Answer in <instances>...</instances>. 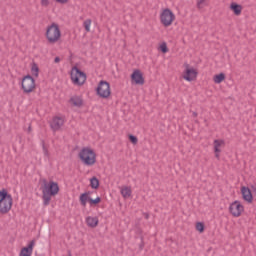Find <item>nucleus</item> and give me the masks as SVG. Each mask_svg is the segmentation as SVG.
I'll list each match as a JSON object with an SVG mask.
<instances>
[{
  "label": "nucleus",
  "instance_id": "4c0bfd02",
  "mask_svg": "<svg viewBox=\"0 0 256 256\" xmlns=\"http://www.w3.org/2000/svg\"><path fill=\"white\" fill-rule=\"evenodd\" d=\"M195 123H199V121H198V120H195Z\"/></svg>",
  "mask_w": 256,
  "mask_h": 256
},
{
  "label": "nucleus",
  "instance_id": "2eb2a0df",
  "mask_svg": "<svg viewBox=\"0 0 256 256\" xmlns=\"http://www.w3.org/2000/svg\"><path fill=\"white\" fill-rule=\"evenodd\" d=\"M64 123H65V121L63 120V118L55 117V118H53L50 126L53 131H59V129H61V127H63Z\"/></svg>",
  "mask_w": 256,
  "mask_h": 256
},
{
  "label": "nucleus",
  "instance_id": "2f4dec72",
  "mask_svg": "<svg viewBox=\"0 0 256 256\" xmlns=\"http://www.w3.org/2000/svg\"><path fill=\"white\" fill-rule=\"evenodd\" d=\"M56 3H61V5H65V3H69V0H55Z\"/></svg>",
  "mask_w": 256,
  "mask_h": 256
},
{
  "label": "nucleus",
  "instance_id": "0eeeda50",
  "mask_svg": "<svg viewBox=\"0 0 256 256\" xmlns=\"http://www.w3.org/2000/svg\"><path fill=\"white\" fill-rule=\"evenodd\" d=\"M96 93L101 99H109L111 97V85L105 80H101L96 88Z\"/></svg>",
  "mask_w": 256,
  "mask_h": 256
},
{
  "label": "nucleus",
  "instance_id": "4be33fe9",
  "mask_svg": "<svg viewBox=\"0 0 256 256\" xmlns=\"http://www.w3.org/2000/svg\"><path fill=\"white\" fill-rule=\"evenodd\" d=\"M225 81V73H220L214 76V83H223Z\"/></svg>",
  "mask_w": 256,
  "mask_h": 256
},
{
  "label": "nucleus",
  "instance_id": "9b49d317",
  "mask_svg": "<svg viewBox=\"0 0 256 256\" xmlns=\"http://www.w3.org/2000/svg\"><path fill=\"white\" fill-rule=\"evenodd\" d=\"M229 211L233 217H241V213L245 211V207L239 200H236L230 204Z\"/></svg>",
  "mask_w": 256,
  "mask_h": 256
},
{
  "label": "nucleus",
  "instance_id": "aec40b11",
  "mask_svg": "<svg viewBox=\"0 0 256 256\" xmlns=\"http://www.w3.org/2000/svg\"><path fill=\"white\" fill-rule=\"evenodd\" d=\"M131 187H127L125 186L124 188L121 189V195L122 197H124V199H129V197L131 196Z\"/></svg>",
  "mask_w": 256,
  "mask_h": 256
},
{
  "label": "nucleus",
  "instance_id": "473e14b6",
  "mask_svg": "<svg viewBox=\"0 0 256 256\" xmlns=\"http://www.w3.org/2000/svg\"><path fill=\"white\" fill-rule=\"evenodd\" d=\"M61 61V58H59V56H57L55 59H54V63H59Z\"/></svg>",
  "mask_w": 256,
  "mask_h": 256
},
{
  "label": "nucleus",
  "instance_id": "20e7f679",
  "mask_svg": "<svg viewBox=\"0 0 256 256\" xmlns=\"http://www.w3.org/2000/svg\"><path fill=\"white\" fill-rule=\"evenodd\" d=\"M45 37L50 45L57 43V41L61 39V29H59V24L52 23L50 26H48Z\"/></svg>",
  "mask_w": 256,
  "mask_h": 256
},
{
  "label": "nucleus",
  "instance_id": "5701e85b",
  "mask_svg": "<svg viewBox=\"0 0 256 256\" xmlns=\"http://www.w3.org/2000/svg\"><path fill=\"white\" fill-rule=\"evenodd\" d=\"M31 73L34 75V77H39V66H37L36 63H33Z\"/></svg>",
  "mask_w": 256,
  "mask_h": 256
},
{
  "label": "nucleus",
  "instance_id": "412c9836",
  "mask_svg": "<svg viewBox=\"0 0 256 256\" xmlns=\"http://www.w3.org/2000/svg\"><path fill=\"white\" fill-rule=\"evenodd\" d=\"M90 187L92 189H99V179L97 177H92L90 179Z\"/></svg>",
  "mask_w": 256,
  "mask_h": 256
},
{
  "label": "nucleus",
  "instance_id": "6ab92c4d",
  "mask_svg": "<svg viewBox=\"0 0 256 256\" xmlns=\"http://www.w3.org/2000/svg\"><path fill=\"white\" fill-rule=\"evenodd\" d=\"M222 145H225L224 140H214V153H221V147Z\"/></svg>",
  "mask_w": 256,
  "mask_h": 256
},
{
  "label": "nucleus",
  "instance_id": "f704fd0d",
  "mask_svg": "<svg viewBox=\"0 0 256 256\" xmlns=\"http://www.w3.org/2000/svg\"><path fill=\"white\" fill-rule=\"evenodd\" d=\"M31 131H33V129L31 128V125H29V127H28V133H31Z\"/></svg>",
  "mask_w": 256,
  "mask_h": 256
},
{
  "label": "nucleus",
  "instance_id": "1a4fd4ad",
  "mask_svg": "<svg viewBox=\"0 0 256 256\" xmlns=\"http://www.w3.org/2000/svg\"><path fill=\"white\" fill-rule=\"evenodd\" d=\"M89 195H91V192H84L80 195L79 197V201H80V205H82V207H87V201L88 203H90V205H99V203H101V197H96L95 199L89 197Z\"/></svg>",
  "mask_w": 256,
  "mask_h": 256
},
{
  "label": "nucleus",
  "instance_id": "b1692460",
  "mask_svg": "<svg viewBox=\"0 0 256 256\" xmlns=\"http://www.w3.org/2000/svg\"><path fill=\"white\" fill-rule=\"evenodd\" d=\"M196 231H199V233H203L205 231V224L203 222H197Z\"/></svg>",
  "mask_w": 256,
  "mask_h": 256
},
{
  "label": "nucleus",
  "instance_id": "9d476101",
  "mask_svg": "<svg viewBox=\"0 0 256 256\" xmlns=\"http://www.w3.org/2000/svg\"><path fill=\"white\" fill-rule=\"evenodd\" d=\"M185 71L183 75V79L185 81H195L197 79V75H199V72H197V69L191 67L188 63H184Z\"/></svg>",
  "mask_w": 256,
  "mask_h": 256
},
{
  "label": "nucleus",
  "instance_id": "bb28decb",
  "mask_svg": "<svg viewBox=\"0 0 256 256\" xmlns=\"http://www.w3.org/2000/svg\"><path fill=\"white\" fill-rule=\"evenodd\" d=\"M160 51L162 53H169V48L167 47V43L163 42L161 45H160Z\"/></svg>",
  "mask_w": 256,
  "mask_h": 256
},
{
  "label": "nucleus",
  "instance_id": "6e6552de",
  "mask_svg": "<svg viewBox=\"0 0 256 256\" xmlns=\"http://www.w3.org/2000/svg\"><path fill=\"white\" fill-rule=\"evenodd\" d=\"M35 79L32 78L31 75H26L23 77L22 79V90L24 93L29 94V93H33V91L35 90Z\"/></svg>",
  "mask_w": 256,
  "mask_h": 256
},
{
  "label": "nucleus",
  "instance_id": "39448f33",
  "mask_svg": "<svg viewBox=\"0 0 256 256\" xmlns=\"http://www.w3.org/2000/svg\"><path fill=\"white\" fill-rule=\"evenodd\" d=\"M175 19V13H173V11L169 8L163 9L160 13V23L163 25V27H171Z\"/></svg>",
  "mask_w": 256,
  "mask_h": 256
},
{
  "label": "nucleus",
  "instance_id": "72a5a7b5",
  "mask_svg": "<svg viewBox=\"0 0 256 256\" xmlns=\"http://www.w3.org/2000/svg\"><path fill=\"white\" fill-rule=\"evenodd\" d=\"M145 219H149V213H144Z\"/></svg>",
  "mask_w": 256,
  "mask_h": 256
},
{
  "label": "nucleus",
  "instance_id": "f03ea898",
  "mask_svg": "<svg viewBox=\"0 0 256 256\" xmlns=\"http://www.w3.org/2000/svg\"><path fill=\"white\" fill-rule=\"evenodd\" d=\"M78 157L82 161V163H84V165H87L88 167H92V165H95V163H97V154L93 149L89 147L82 148L78 154Z\"/></svg>",
  "mask_w": 256,
  "mask_h": 256
},
{
  "label": "nucleus",
  "instance_id": "4468645a",
  "mask_svg": "<svg viewBox=\"0 0 256 256\" xmlns=\"http://www.w3.org/2000/svg\"><path fill=\"white\" fill-rule=\"evenodd\" d=\"M33 247H35V240H31L28 246L21 249L19 256H31L33 255Z\"/></svg>",
  "mask_w": 256,
  "mask_h": 256
},
{
  "label": "nucleus",
  "instance_id": "c9c22d12",
  "mask_svg": "<svg viewBox=\"0 0 256 256\" xmlns=\"http://www.w3.org/2000/svg\"><path fill=\"white\" fill-rule=\"evenodd\" d=\"M219 153H220V152H215V157H216V159H219Z\"/></svg>",
  "mask_w": 256,
  "mask_h": 256
},
{
  "label": "nucleus",
  "instance_id": "7ed1b4c3",
  "mask_svg": "<svg viewBox=\"0 0 256 256\" xmlns=\"http://www.w3.org/2000/svg\"><path fill=\"white\" fill-rule=\"evenodd\" d=\"M13 207V196L7 192L6 189L0 191V213L1 215H7Z\"/></svg>",
  "mask_w": 256,
  "mask_h": 256
},
{
  "label": "nucleus",
  "instance_id": "e433bc0d",
  "mask_svg": "<svg viewBox=\"0 0 256 256\" xmlns=\"http://www.w3.org/2000/svg\"><path fill=\"white\" fill-rule=\"evenodd\" d=\"M192 115H193V117H197L198 114H197V112H193Z\"/></svg>",
  "mask_w": 256,
  "mask_h": 256
},
{
  "label": "nucleus",
  "instance_id": "f257e3e1",
  "mask_svg": "<svg viewBox=\"0 0 256 256\" xmlns=\"http://www.w3.org/2000/svg\"><path fill=\"white\" fill-rule=\"evenodd\" d=\"M59 193V184L54 181H50L49 183L44 184V188L42 190V199L45 206L51 203V197H55Z\"/></svg>",
  "mask_w": 256,
  "mask_h": 256
},
{
  "label": "nucleus",
  "instance_id": "f3484780",
  "mask_svg": "<svg viewBox=\"0 0 256 256\" xmlns=\"http://www.w3.org/2000/svg\"><path fill=\"white\" fill-rule=\"evenodd\" d=\"M230 10L233 11L234 15L239 16L241 15V12L243 11V6L240 4H237L235 2H232L230 4Z\"/></svg>",
  "mask_w": 256,
  "mask_h": 256
},
{
  "label": "nucleus",
  "instance_id": "cd10ccee",
  "mask_svg": "<svg viewBox=\"0 0 256 256\" xmlns=\"http://www.w3.org/2000/svg\"><path fill=\"white\" fill-rule=\"evenodd\" d=\"M42 149L44 155H46V157H49V150H47V147H45V141H42Z\"/></svg>",
  "mask_w": 256,
  "mask_h": 256
},
{
  "label": "nucleus",
  "instance_id": "c85d7f7f",
  "mask_svg": "<svg viewBox=\"0 0 256 256\" xmlns=\"http://www.w3.org/2000/svg\"><path fill=\"white\" fill-rule=\"evenodd\" d=\"M145 249V242L143 241V237H141V242L139 244V250L143 251Z\"/></svg>",
  "mask_w": 256,
  "mask_h": 256
},
{
  "label": "nucleus",
  "instance_id": "a211bd4d",
  "mask_svg": "<svg viewBox=\"0 0 256 256\" xmlns=\"http://www.w3.org/2000/svg\"><path fill=\"white\" fill-rule=\"evenodd\" d=\"M86 223H87L88 227L95 228L99 225V218L88 216L86 218Z\"/></svg>",
  "mask_w": 256,
  "mask_h": 256
},
{
  "label": "nucleus",
  "instance_id": "423d86ee",
  "mask_svg": "<svg viewBox=\"0 0 256 256\" xmlns=\"http://www.w3.org/2000/svg\"><path fill=\"white\" fill-rule=\"evenodd\" d=\"M71 80L74 85H85V81H87V74L81 71L77 66H74L71 71Z\"/></svg>",
  "mask_w": 256,
  "mask_h": 256
},
{
  "label": "nucleus",
  "instance_id": "f8f14e48",
  "mask_svg": "<svg viewBox=\"0 0 256 256\" xmlns=\"http://www.w3.org/2000/svg\"><path fill=\"white\" fill-rule=\"evenodd\" d=\"M131 81L135 83V85H145V78L143 77V73L141 70L136 69L131 74Z\"/></svg>",
  "mask_w": 256,
  "mask_h": 256
},
{
  "label": "nucleus",
  "instance_id": "7c9ffc66",
  "mask_svg": "<svg viewBox=\"0 0 256 256\" xmlns=\"http://www.w3.org/2000/svg\"><path fill=\"white\" fill-rule=\"evenodd\" d=\"M42 7H49V0H41Z\"/></svg>",
  "mask_w": 256,
  "mask_h": 256
},
{
  "label": "nucleus",
  "instance_id": "393cba45",
  "mask_svg": "<svg viewBox=\"0 0 256 256\" xmlns=\"http://www.w3.org/2000/svg\"><path fill=\"white\" fill-rule=\"evenodd\" d=\"M83 25H84L85 31L89 33V31H91V19H87L86 21H84Z\"/></svg>",
  "mask_w": 256,
  "mask_h": 256
},
{
  "label": "nucleus",
  "instance_id": "ddd939ff",
  "mask_svg": "<svg viewBox=\"0 0 256 256\" xmlns=\"http://www.w3.org/2000/svg\"><path fill=\"white\" fill-rule=\"evenodd\" d=\"M242 199L247 203H253V193L249 187L243 186L241 188Z\"/></svg>",
  "mask_w": 256,
  "mask_h": 256
},
{
  "label": "nucleus",
  "instance_id": "c756f323",
  "mask_svg": "<svg viewBox=\"0 0 256 256\" xmlns=\"http://www.w3.org/2000/svg\"><path fill=\"white\" fill-rule=\"evenodd\" d=\"M203 3H205V0H197V8L198 9H203Z\"/></svg>",
  "mask_w": 256,
  "mask_h": 256
},
{
  "label": "nucleus",
  "instance_id": "a878e982",
  "mask_svg": "<svg viewBox=\"0 0 256 256\" xmlns=\"http://www.w3.org/2000/svg\"><path fill=\"white\" fill-rule=\"evenodd\" d=\"M129 138V141L133 144V145H137L139 139L137 138V136L133 135V134H130L128 136Z\"/></svg>",
  "mask_w": 256,
  "mask_h": 256
},
{
  "label": "nucleus",
  "instance_id": "dca6fc26",
  "mask_svg": "<svg viewBox=\"0 0 256 256\" xmlns=\"http://www.w3.org/2000/svg\"><path fill=\"white\" fill-rule=\"evenodd\" d=\"M69 103L74 107H83V98L81 96H73L70 98Z\"/></svg>",
  "mask_w": 256,
  "mask_h": 256
}]
</instances>
